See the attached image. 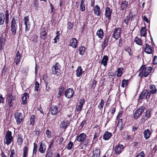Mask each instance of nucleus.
Instances as JSON below:
<instances>
[{"label":"nucleus","instance_id":"1","mask_svg":"<svg viewBox=\"0 0 157 157\" xmlns=\"http://www.w3.org/2000/svg\"><path fill=\"white\" fill-rule=\"evenodd\" d=\"M152 69L151 67H145V66H142L140 69L139 75L140 77L143 76L146 77L149 75Z\"/></svg>","mask_w":157,"mask_h":157},{"label":"nucleus","instance_id":"2","mask_svg":"<svg viewBox=\"0 0 157 157\" xmlns=\"http://www.w3.org/2000/svg\"><path fill=\"white\" fill-rule=\"evenodd\" d=\"M86 135L84 133H81L77 136L76 140L79 142H82L84 145H86L88 143V140H85Z\"/></svg>","mask_w":157,"mask_h":157},{"label":"nucleus","instance_id":"3","mask_svg":"<svg viewBox=\"0 0 157 157\" xmlns=\"http://www.w3.org/2000/svg\"><path fill=\"white\" fill-rule=\"evenodd\" d=\"M61 66L59 63L56 62L53 65L52 69V73L53 75H56L58 76L60 71Z\"/></svg>","mask_w":157,"mask_h":157},{"label":"nucleus","instance_id":"4","mask_svg":"<svg viewBox=\"0 0 157 157\" xmlns=\"http://www.w3.org/2000/svg\"><path fill=\"white\" fill-rule=\"evenodd\" d=\"M5 139V140H4L5 143L8 145L10 144L13 140V138L12 136V132L11 131H8L6 132Z\"/></svg>","mask_w":157,"mask_h":157},{"label":"nucleus","instance_id":"5","mask_svg":"<svg viewBox=\"0 0 157 157\" xmlns=\"http://www.w3.org/2000/svg\"><path fill=\"white\" fill-rule=\"evenodd\" d=\"M11 23V31L12 34L13 35H15L16 33L17 25L16 23V19L14 17L13 18Z\"/></svg>","mask_w":157,"mask_h":157},{"label":"nucleus","instance_id":"6","mask_svg":"<svg viewBox=\"0 0 157 157\" xmlns=\"http://www.w3.org/2000/svg\"><path fill=\"white\" fill-rule=\"evenodd\" d=\"M15 117L17 124H19L24 118L23 114L20 112L16 113L15 114Z\"/></svg>","mask_w":157,"mask_h":157},{"label":"nucleus","instance_id":"7","mask_svg":"<svg viewBox=\"0 0 157 157\" xmlns=\"http://www.w3.org/2000/svg\"><path fill=\"white\" fill-rule=\"evenodd\" d=\"M85 101L83 98H81L80 99L78 104L77 105L76 107V111L78 112V113H80L82 110L85 103Z\"/></svg>","mask_w":157,"mask_h":157},{"label":"nucleus","instance_id":"8","mask_svg":"<svg viewBox=\"0 0 157 157\" xmlns=\"http://www.w3.org/2000/svg\"><path fill=\"white\" fill-rule=\"evenodd\" d=\"M23 21L24 22V25H25V31L26 32H27L29 30L30 27V23L29 22V16L25 17L23 19Z\"/></svg>","mask_w":157,"mask_h":157},{"label":"nucleus","instance_id":"9","mask_svg":"<svg viewBox=\"0 0 157 157\" xmlns=\"http://www.w3.org/2000/svg\"><path fill=\"white\" fill-rule=\"evenodd\" d=\"M74 91L72 88H70L67 90L65 93V96L67 98H70L73 97Z\"/></svg>","mask_w":157,"mask_h":157},{"label":"nucleus","instance_id":"10","mask_svg":"<svg viewBox=\"0 0 157 157\" xmlns=\"http://www.w3.org/2000/svg\"><path fill=\"white\" fill-rule=\"evenodd\" d=\"M121 31V29L120 28H115L113 34V37L116 40L117 39L120 35Z\"/></svg>","mask_w":157,"mask_h":157},{"label":"nucleus","instance_id":"11","mask_svg":"<svg viewBox=\"0 0 157 157\" xmlns=\"http://www.w3.org/2000/svg\"><path fill=\"white\" fill-rule=\"evenodd\" d=\"M124 146L121 144H119L114 148V154L117 155L119 154L123 150Z\"/></svg>","mask_w":157,"mask_h":157},{"label":"nucleus","instance_id":"12","mask_svg":"<svg viewBox=\"0 0 157 157\" xmlns=\"http://www.w3.org/2000/svg\"><path fill=\"white\" fill-rule=\"evenodd\" d=\"M152 132L147 129L144 131V136L145 140H147L150 137Z\"/></svg>","mask_w":157,"mask_h":157},{"label":"nucleus","instance_id":"13","mask_svg":"<svg viewBox=\"0 0 157 157\" xmlns=\"http://www.w3.org/2000/svg\"><path fill=\"white\" fill-rule=\"evenodd\" d=\"M69 46L73 48H76L77 46V40L75 38H73L70 40Z\"/></svg>","mask_w":157,"mask_h":157},{"label":"nucleus","instance_id":"14","mask_svg":"<svg viewBox=\"0 0 157 157\" xmlns=\"http://www.w3.org/2000/svg\"><path fill=\"white\" fill-rule=\"evenodd\" d=\"M84 72L81 66H79L76 71V75L77 77H80Z\"/></svg>","mask_w":157,"mask_h":157},{"label":"nucleus","instance_id":"15","mask_svg":"<svg viewBox=\"0 0 157 157\" xmlns=\"http://www.w3.org/2000/svg\"><path fill=\"white\" fill-rule=\"evenodd\" d=\"M47 33L46 32V29L45 28H43L41 30L40 33V37L44 40H45L47 38Z\"/></svg>","mask_w":157,"mask_h":157},{"label":"nucleus","instance_id":"16","mask_svg":"<svg viewBox=\"0 0 157 157\" xmlns=\"http://www.w3.org/2000/svg\"><path fill=\"white\" fill-rule=\"evenodd\" d=\"M152 51L153 48L151 46L146 44V48L144 49V52L147 54H150L152 53Z\"/></svg>","mask_w":157,"mask_h":157},{"label":"nucleus","instance_id":"17","mask_svg":"<svg viewBox=\"0 0 157 157\" xmlns=\"http://www.w3.org/2000/svg\"><path fill=\"white\" fill-rule=\"evenodd\" d=\"M50 111L51 114L55 115L58 113V110L57 107L56 106L53 105L51 107Z\"/></svg>","mask_w":157,"mask_h":157},{"label":"nucleus","instance_id":"18","mask_svg":"<svg viewBox=\"0 0 157 157\" xmlns=\"http://www.w3.org/2000/svg\"><path fill=\"white\" fill-rule=\"evenodd\" d=\"M29 98V94L27 93H25L22 98V103L23 105L25 104L27 102V99Z\"/></svg>","mask_w":157,"mask_h":157},{"label":"nucleus","instance_id":"19","mask_svg":"<svg viewBox=\"0 0 157 157\" xmlns=\"http://www.w3.org/2000/svg\"><path fill=\"white\" fill-rule=\"evenodd\" d=\"M112 11L109 7H107L105 10V16L109 20L111 17Z\"/></svg>","mask_w":157,"mask_h":157},{"label":"nucleus","instance_id":"20","mask_svg":"<svg viewBox=\"0 0 157 157\" xmlns=\"http://www.w3.org/2000/svg\"><path fill=\"white\" fill-rule=\"evenodd\" d=\"M150 94H154L157 91V89L155 86L154 85H151L149 86V90L148 91Z\"/></svg>","mask_w":157,"mask_h":157},{"label":"nucleus","instance_id":"21","mask_svg":"<svg viewBox=\"0 0 157 157\" xmlns=\"http://www.w3.org/2000/svg\"><path fill=\"white\" fill-rule=\"evenodd\" d=\"M100 8L99 6L96 5L95 6L94 9V14L97 16H98L100 15Z\"/></svg>","mask_w":157,"mask_h":157},{"label":"nucleus","instance_id":"22","mask_svg":"<svg viewBox=\"0 0 157 157\" xmlns=\"http://www.w3.org/2000/svg\"><path fill=\"white\" fill-rule=\"evenodd\" d=\"M46 146L45 144H43L42 143H41L40 144L39 151L41 154L44 153L46 150Z\"/></svg>","mask_w":157,"mask_h":157},{"label":"nucleus","instance_id":"23","mask_svg":"<svg viewBox=\"0 0 157 157\" xmlns=\"http://www.w3.org/2000/svg\"><path fill=\"white\" fill-rule=\"evenodd\" d=\"M109 36H105V38L104 40L102 45V48L103 49H104L107 45V44L109 42Z\"/></svg>","mask_w":157,"mask_h":157},{"label":"nucleus","instance_id":"24","mask_svg":"<svg viewBox=\"0 0 157 157\" xmlns=\"http://www.w3.org/2000/svg\"><path fill=\"white\" fill-rule=\"evenodd\" d=\"M151 116L150 111L149 110H147L145 112L144 116L143 118H142V120L143 119L144 121L147 120L151 117Z\"/></svg>","mask_w":157,"mask_h":157},{"label":"nucleus","instance_id":"25","mask_svg":"<svg viewBox=\"0 0 157 157\" xmlns=\"http://www.w3.org/2000/svg\"><path fill=\"white\" fill-rule=\"evenodd\" d=\"M112 136V134L111 133L107 131L105 132L103 138L105 140H107L110 139Z\"/></svg>","mask_w":157,"mask_h":157},{"label":"nucleus","instance_id":"26","mask_svg":"<svg viewBox=\"0 0 157 157\" xmlns=\"http://www.w3.org/2000/svg\"><path fill=\"white\" fill-rule=\"evenodd\" d=\"M108 60V57L107 56H104L101 61V64H103L104 66H106Z\"/></svg>","mask_w":157,"mask_h":157},{"label":"nucleus","instance_id":"27","mask_svg":"<svg viewBox=\"0 0 157 157\" xmlns=\"http://www.w3.org/2000/svg\"><path fill=\"white\" fill-rule=\"evenodd\" d=\"M100 150L98 149H96L93 151V155L92 157H99L100 155Z\"/></svg>","mask_w":157,"mask_h":157},{"label":"nucleus","instance_id":"28","mask_svg":"<svg viewBox=\"0 0 157 157\" xmlns=\"http://www.w3.org/2000/svg\"><path fill=\"white\" fill-rule=\"evenodd\" d=\"M85 0H81L80 5V10L82 12H83L85 10L86 5L85 3Z\"/></svg>","mask_w":157,"mask_h":157},{"label":"nucleus","instance_id":"29","mask_svg":"<svg viewBox=\"0 0 157 157\" xmlns=\"http://www.w3.org/2000/svg\"><path fill=\"white\" fill-rule=\"evenodd\" d=\"M128 6V2L125 1L122 2L120 6L122 10H125Z\"/></svg>","mask_w":157,"mask_h":157},{"label":"nucleus","instance_id":"30","mask_svg":"<svg viewBox=\"0 0 157 157\" xmlns=\"http://www.w3.org/2000/svg\"><path fill=\"white\" fill-rule=\"evenodd\" d=\"M96 34L98 37L101 39L103 37V30L101 29L97 31Z\"/></svg>","mask_w":157,"mask_h":157},{"label":"nucleus","instance_id":"31","mask_svg":"<svg viewBox=\"0 0 157 157\" xmlns=\"http://www.w3.org/2000/svg\"><path fill=\"white\" fill-rule=\"evenodd\" d=\"M5 21V14L3 13H0V25L3 24Z\"/></svg>","mask_w":157,"mask_h":157},{"label":"nucleus","instance_id":"32","mask_svg":"<svg viewBox=\"0 0 157 157\" xmlns=\"http://www.w3.org/2000/svg\"><path fill=\"white\" fill-rule=\"evenodd\" d=\"M64 92V87L63 86H61L59 89V93L58 94L57 97L59 98L63 94Z\"/></svg>","mask_w":157,"mask_h":157},{"label":"nucleus","instance_id":"33","mask_svg":"<svg viewBox=\"0 0 157 157\" xmlns=\"http://www.w3.org/2000/svg\"><path fill=\"white\" fill-rule=\"evenodd\" d=\"M123 70V68L122 67L118 68L117 69V76L118 77H120L122 76L123 74L122 72Z\"/></svg>","mask_w":157,"mask_h":157},{"label":"nucleus","instance_id":"34","mask_svg":"<svg viewBox=\"0 0 157 157\" xmlns=\"http://www.w3.org/2000/svg\"><path fill=\"white\" fill-rule=\"evenodd\" d=\"M129 80H125L124 79L122 80L121 83V86L123 88L126 87L128 85Z\"/></svg>","mask_w":157,"mask_h":157},{"label":"nucleus","instance_id":"35","mask_svg":"<svg viewBox=\"0 0 157 157\" xmlns=\"http://www.w3.org/2000/svg\"><path fill=\"white\" fill-rule=\"evenodd\" d=\"M23 137L21 135H18V137L17 140V142L18 145L21 144L23 142Z\"/></svg>","mask_w":157,"mask_h":157},{"label":"nucleus","instance_id":"36","mask_svg":"<svg viewBox=\"0 0 157 157\" xmlns=\"http://www.w3.org/2000/svg\"><path fill=\"white\" fill-rule=\"evenodd\" d=\"M28 151V147L25 146L23 148V154L22 157H27Z\"/></svg>","mask_w":157,"mask_h":157},{"label":"nucleus","instance_id":"37","mask_svg":"<svg viewBox=\"0 0 157 157\" xmlns=\"http://www.w3.org/2000/svg\"><path fill=\"white\" fill-rule=\"evenodd\" d=\"M30 125H34L35 123V117L34 115H32L30 117Z\"/></svg>","mask_w":157,"mask_h":157},{"label":"nucleus","instance_id":"38","mask_svg":"<svg viewBox=\"0 0 157 157\" xmlns=\"http://www.w3.org/2000/svg\"><path fill=\"white\" fill-rule=\"evenodd\" d=\"M145 109V107L144 106H141L136 110V111L141 115Z\"/></svg>","mask_w":157,"mask_h":157},{"label":"nucleus","instance_id":"39","mask_svg":"<svg viewBox=\"0 0 157 157\" xmlns=\"http://www.w3.org/2000/svg\"><path fill=\"white\" fill-rule=\"evenodd\" d=\"M141 35L143 36H145L146 35V31L145 27L141 28L140 31Z\"/></svg>","mask_w":157,"mask_h":157},{"label":"nucleus","instance_id":"40","mask_svg":"<svg viewBox=\"0 0 157 157\" xmlns=\"http://www.w3.org/2000/svg\"><path fill=\"white\" fill-rule=\"evenodd\" d=\"M5 22L6 24H8L9 23V13L8 11L7 10L6 11V12L5 13Z\"/></svg>","mask_w":157,"mask_h":157},{"label":"nucleus","instance_id":"41","mask_svg":"<svg viewBox=\"0 0 157 157\" xmlns=\"http://www.w3.org/2000/svg\"><path fill=\"white\" fill-rule=\"evenodd\" d=\"M147 91V90L146 89L141 92V95L139 97V99H142L144 98V97L146 94Z\"/></svg>","mask_w":157,"mask_h":157},{"label":"nucleus","instance_id":"42","mask_svg":"<svg viewBox=\"0 0 157 157\" xmlns=\"http://www.w3.org/2000/svg\"><path fill=\"white\" fill-rule=\"evenodd\" d=\"M37 145L35 143H34L33 156L36 155L37 152Z\"/></svg>","mask_w":157,"mask_h":157},{"label":"nucleus","instance_id":"43","mask_svg":"<svg viewBox=\"0 0 157 157\" xmlns=\"http://www.w3.org/2000/svg\"><path fill=\"white\" fill-rule=\"evenodd\" d=\"M69 122L68 121H67L66 122L63 121L61 124V126L63 128H66L69 125Z\"/></svg>","mask_w":157,"mask_h":157},{"label":"nucleus","instance_id":"44","mask_svg":"<svg viewBox=\"0 0 157 157\" xmlns=\"http://www.w3.org/2000/svg\"><path fill=\"white\" fill-rule=\"evenodd\" d=\"M104 105V100L103 99H101V102L98 105V108L100 110H102Z\"/></svg>","mask_w":157,"mask_h":157},{"label":"nucleus","instance_id":"45","mask_svg":"<svg viewBox=\"0 0 157 157\" xmlns=\"http://www.w3.org/2000/svg\"><path fill=\"white\" fill-rule=\"evenodd\" d=\"M135 41L136 43L138 45H141L142 44V40L138 38L137 37H136L135 39Z\"/></svg>","mask_w":157,"mask_h":157},{"label":"nucleus","instance_id":"46","mask_svg":"<svg viewBox=\"0 0 157 157\" xmlns=\"http://www.w3.org/2000/svg\"><path fill=\"white\" fill-rule=\"evenodd\" d=\"M15 98H9L8 99V105L10 107L12 106L13 103L12 101L15 99Z\"/></svg>","mask_w":157,"mask_h":157},{"label":"nucleus","instance_id":"47","mask_svg":"<svg viewBox=\"0 0 157 157\" xmlns=\"http://www.w3.org/2000/svg\"><path fill=\"white\" fill-rule=\"evenodd\" d=\"M123 122V119H122L119 120L117 126L120 129H121L122 128Z\"/></svg>","mask_w":157,"mask_h":157},{"label":"nucleus","instance_id":"48","mask_svg":"<svg viewBox=\"0 0 157 157\" xmlns=\"http://www.w3.org/2000/svg\"><path fill=\"white\" fill-rule=\"evenodd\" d=\"M85 50V48L83 47H81L79 48V51L80 54L81 55H83L84 54Z\"/></svg>","mask_w":157,"mask_h":157},{"label":"nucleus","instance_id":"49","mask_svg":"<svg viewBox=\"0 0 157 157\" xmlns=\"http://www.w3.org/2000/svg\"><path fill=\"white\" fill-rule=\"evenodd\" d=\"M115 107L114 106V105H113L112 106L111 108L110 109L109 111L111 112V114L112 115V116L111 117V118H112L113 114L115 112Z\"/></svg>","mask_w":157,"mask_h":157},{"label":"nucleus","instance_id":"50","mask_svg":"<svg viewBox=\"0 0 157 157\" xmlns=\"http://www.w3.org/2000/svg\"><path fill=\"white\" fill-rule=\"evenodd\" d=\"M46 134L48 138H51L52 137V132L48 129H47L46 131Z\"/></svg>","mask_w":157,"mask_h":157},{"label":"nucleus","instance_id":"51","mask_svg":"<svg viewBox=\"0 0 157 157\" xmlns=\"http://www.w3.org/2000/svg\"><path fill=\"white\" fill-rule=\"evenodd\" d=\"M38 36L36 35L33 36L31 38V40L34 43H36L37 41Z\"/></svg>","mask_w":157,"mask_h":157},{"label":"nucleus","instance_id":"52","mask_svg":"<svg viewBox=\"0 0 157 157\" xmlns=\"http://www.w3.org/2000/svg\"><path fill=\"white\" fill-rule=\"evenodd\" d=\"M132 19H131V17L130 16H127L125 18L124 22L125 23L126 25H128V22L130 21V20H131Z\"/></svg>","mask_w":157,"mask_h":157},{"label":"nucleus","instance_id":"53","mask_svg":"<svg viewBox=\"0 0 157 157\" xmlns=\"http://www.w3.org/2000/svg\"><path fill=\"white\" fill-rule=\"evenodd\" d=\"M140 114L136 110L134 112L133 117L135 119H137L140 116Z\"/></svg>","mask_w":157,"mask_h":157},{"label":"nucleus","instance_id":"54","mask_svg":"<svg viewBox=\"0 0 157 157\" xmlns=\"http://www.w3.org/2000/svg\"><path fill=\"white\" fill-rule=\"evenodd\" d=\"M73 145V143L71 141H70L68 144L66 148L68 150H71Z\"/></svg>","mask_w":157,"mask_h":157},{"label":"nucleus","instance_id":"55","mask_svg":"<svg viewBox=\"0 0 157 157\" xmlns=\"http://www.w3.org/2000/svg\"><path fill=\"white\" fill-rule=\"evenodd\" d=\"M39 83L37 82L36 81L35 84V90L36 91H38V88L39 87Z\"/></svg>","mask_w":157,"mask_h":157},{"label":"nucleus","instance_id":"56","mask_svg":"<svg viewBox=\"0 0 157 157\" xmlns=\"http://www.w3.org/2000/svg\"><path fill=\"white\" fill-rule=\"evenodd\" d=\"M145 156V154L143 151H141L138 155H137L136 157H144Z\"/></svg>","mask_w":157,"mask_h":157},{"label":"nucleus","instance_id":"57","mask_svg":"<svg viewBox=\"0 0 157 157\" xmlns=\"http://www.w3.org/2000/svg\"><path fill=\"white\" fill-rule=\"evenodd\" d=\"M153 63L154 65L157 64V56H155L153 59Z\"/></svg>","mask_w":157,"mask_h":157},{"label":"nucleus","instance_id":"58","mask_svg":"<svg viewBox=\"0 0 157 157\" xmlns=\"http://www.w3.org/2000/svg\"><path fill=\"white\" fill-rule=\"evenodd\" d=\"M152 94L149 93L148 90H147V91L146 95V98L147 100L149 99L150 98L151 94Z\"/></svg>","mask_w":157,"mask_h":157},{"label":"nucleus","instance_id":"59","mask_svg":"<svg viewBox=\"0 0 157 157\" xmlns=\"http://www.w3.org/2000/svg\"><path fill=\"white\" fill-rule=\"evenodd\" d=\"M21 57H15V59H16V64H18V63L20 62V59L21 58Z\"/></svg>","mask_w":157,"mask_h":157},{"label":"nucleus","instance_id":"60","mask_svg":"<svg viewBox=\"0 0 157 157\" xmlns=\"http://www.w3.org/2000/svg\"><path fill=\"white\" fill-rule=\"evenodd\" d=\"M54 142V141L53 140L50 141V144L48 146V149H50L52 148L53 144Z\"/></svg>","mask_w":157,"mask_h":157},{"label":"nucleus","instance_id":"61","mask_svg":"<svg viewBox=\"0 0 157 157\" xmlns=\"http://www.w3.org/2000/svg\"><path fill=\"white\" fill-rule=\"evenodd\" d=\"M73 27V25L71 22H69L68 24L67 28L68 29H71Z\"/></svg>","mask_w":157,"mask_h":157},{"label":"nucleus","instance_id":"62","mask_svg":"<svg viewBox=\"0 0 157 157\" xmlns=\"http://www.w3.org/2000/svg\"><path fill=\"white\" fill-rule=\"evenodd\" d=\"M10 152L11 153L10 155H16L15 154V151L14 149H12L10 150Z\"/></svg>","mask_w":157,"mask_h":157},{"label":"nucleus","instance_id":"63","mask_svg":"<svg viewBox=\"0 0 157 157\" xmlns=\"http://www.w3.org/2000/svg\"><path fill=\"white\" fill-rule=\"evenodd\" d=\"M143 19L144 20V21L146 22L147 23H149V21L148 20V18L146 17L145 16H144L143 17Z\"/></svg>","mask_w":157,"mask_h":157},{"label":"nucleus","instance_id":"64","mask_svg":"<svg viewBox=\"0 0 157 157\" xmlns=\"http://www.w3.org/2000/svg\"><path fill=\"white\" fill-rule=\"evenodd\" d=\"M86 120H84L82 122L81 124H80L79 127H81V128L83 127V126L84 124H86Z\"/></svg>","mask_w":157,"mask_h":157}]
</instances>
